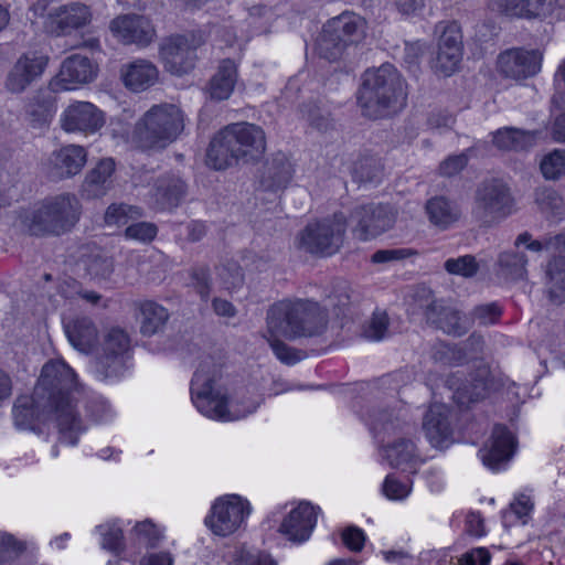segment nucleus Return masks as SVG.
<instances>
[{
  "label": "nucleus",
  "instance_id": "obj_15",
  "mask_svg": "<svg viewBox=\"0 0 565 565\" xmlns=\"http://www.w3.org/2000/svg\"><path fill=\"white\" fill-rule=\"evenodd\" d=\"M202 35H175L163 41L160 46V60L167 72L183 75L193 70L196 47L203 43Z\"/></svg>",
  "mask_w": 565,
  "mask_h": 565
},
{
  "label": "nucleus",
  "instance_id": "obj_4",
  "mask_svg": "<svg viewBox=\"0 0 565 565\" xmlns=\"http://www.w3.org/2000/svg\"><path fill=\"white\" fill-rule=\"evenodd\" d=\"M81 204L74 194L49 196L20 211L15 227L32 235H60L71 230L79 218Z\"/></svg>",
  "mask_w": 565,
  "mask_h": 565
},
{
  "label": "nucleus",
  "instance_id": "obj_52",
  "mask_svg": "<svg viewBox=\"0 0 565 565\" xmlns=\"http://www.w3.org/2000/svg\"><path fill=\"white\" fill-rule=\"evenodd\" d=\"M412 486L408 481H401L393 476H387L382 486L383 494L392 501H401L409 495Z\"/></svg>",
  "mask_w": 565,
  "mask_h": 565
},
{
  "label": "nucleus",
  "instance_id": "obj_24",
  "mask_svg": "<svg viewBox=\"0 0 565 565\" xmlns=\"http://www.w3.org/2000/svg\"><path fill=\"white\" fill-rule=\"evenodd\" d=\"M111 34L124 44L147 46L154 38V29L146 17L122 14L110 21Z\"/></svg>",
  "mask_w": 565,
  "mask_h": 565
},
{
  "label": "nucleus",
  "instance_id": "obj_49",
  "mask_svg": "<svg viewBox=\"0 0 565 565\" xmlns=\"http://www.w3.org/2000/svg\"><path fill=\"white\" fill-rule=\"evenodd\" d=\"M479 266L476 258L471 255H465L457 258H449L445 263V269L451 275H458L462 277L473 276Z\"/></svg>",
  "mask_w": 565,
  "mask_h": 565
},
{
  "label": "nucleus",
  "instance_id": "obj_36",
  "mask_svg": "<svg viewBox=\"0 0 565 565\" xmlns=\"http://www.w3.org/2000/svg\"><path fill=\"white\" fill-rule=\"evenodd\" d=\"M537 141V134L515 128H501L493 134L492 142L500 150H525Z\"/></svg>",
  "mask_w": 565,
  "mask_h": 565
},
{
  "label": "nucleus",
  "instance_id": "obj_44",
  "mask_svg": "<svg viewBox=\"0 0 565 565\" xmlns=\"http://www.w3.org/2000/svg\"><path fill=\"white\" fill-rule=\"evenodd\" d=\"M141 210L137 206L127 204H111L105 213V223L107 226L120 227L128 225L129 222L140 218Z\"/></svg>",
  "mask_w": 565,
  "mask_h": 565
},
{
  "label": "nucleus",
  "instance_id": "obj_32",
  "mask_svg": "<svg viewBox=\"0 0 565 565\" xmlns=\"http://www.w3.org/2000/svg\"><path fill=\"white\" fill-rule=\"evenodd\" d=\"M294 175V167L289 158L281 152L274 154L265 164L262 184L266 189L276 190L286 186Z\"/></svg>",
  "mask_w": 565,
  "mask_h": 565
},
{
  "label": "nucleus",
  "instance_id": "obj_34",
  "mask_svg": "<svg viewBox=\"0 0 565 565\" xmlns=\"http://www.w3.org/2000/svg\"><path fill=\"white\" fill-rule=\"evenodd\" d=\"M238 161L233 142L224 128L212 139L206 152V164L215 170H224Z\"/></svg>",
  "mask_w": 565,
  "mask_h": 565
},
{
  "label": "nucleus",
  "instance_id": "obj_19",
  "mask_svg": "<svg viewBox=\"0 0 565 565\" xmlns=\"http://www.w3.org/2000/svg\"><path fill=\"white\" fill-rule=\"evenodd\" d=\"M319 513V507L301 501L285 514L278 533L294 544H301L310 539Z\"/></svg>",
  "mask_w": 565,
  "mask_h": 565
},
{
  "label": "nucleus",
  "instance_id": "obj_31",
  "mask_svg": "<svg viewBox=\"0 0 565 565\" xmlns=\"http://www.w3.org/2000/svg\"><path fill=\"white\" fill-rule=\"evenodd\" d=\"M236 82L237 65L232 60H223L206 86V94L214 100L228 99L234 92Z\"/></svg>",
  "mask_w": 565,
  "mask_h": 565
},
{
  "label": "nucleus",
  "instance_id": "obj_7",
  "mask_svg": "<svg viewBox=\"0 0 565 565\" xmlns=\"http://www.w3.org/2000/svg\"><path fill=\"white\" fill-rule=\"evenodd\" d=\"M371 430L379 443L383 445L382 456L392 467L413 470L423 461L413 440L397 438L390 441L391 436L397 435L404 428L398 416L387 411L372 415Z\"/></svg>",
  "mask_w": 565,
  "mask_h": 565
},
{
  "label": "nucleus",
  "instance_id": "obj_51",
  "mask_svg": "<svg viewBox=\"0 0 565 565\" xmlns=\"http://www.w3.org/2000/svg\"><path fill=\"white\" fill-rule=\"evenodd\" d=\"M488 382L478 380L471 385V391L468 387H459L454 393L455 401L462 406L477 402L487 396Z\"/></svg>",
  "mask_w": 565,
  "mask_h": 565
},
{
  "label": "nucleus",
  "instance_id": "obj_47",
  "mask_svg": "<svg viewBox=\"0 0 565 565\" xmlns=\"http://www.w3.org/2000/svg\"><path fill=\"white\" fill-rule=\"evenodd\" d=\"M83 263L85 270L92 278H107L113 271L111 260L99 250L87 257Z\"/></svg>",
  "mask_w": 565,
  "mask_h": 565
},
{
  "label": "nucleus",
  "instance_id": "obj_64",
  "mask_svg": "<svg viewBox=\"0 0 565 565\" xmlns=\"http://www.w3.org/2000/svg\"><path fill=\"white\" fill-rule=\"evenodd\" d=\"M139 565H173V557L169 552H153L143 556Z\"/></svg>",
  "mask_w": 565,
  "mask_h": 565
},
{
  "label": "nucleus",
  "instance_id": "obj_14",
  "mask_svg": "<svg viewBox=\"0 0 565 565\" xmlns=\"http://www.w3.org/2000/svg\"><path fill=\"white\" fill-rule=\"evenodd\" d=\"M98 74V65L82 54L67 56L58 72L50 79L49 88L53 93L76 90L94 82Z\"/></svg>",
  "mask_w": 565,
  "mask_h": 565
},
{
  "label": "nucleus",
  "instance_id": "obj_53",
  "mask_svg": "<svg viewBox=\"0 0 565 565\" xmlns=\"http://www.w3.org/2000/svg\"><path fill=\"white\" fill-rule=\"evenodd\" d=\"M157 235V227L152 223L138 222L132 223L126 227L125 236L140 243L152 241Z\"/></svg>",
  "mask_w": 565,
  "mask_h": 565
},
{
  "label": "nucleus",
  "instance_id": "obj_48",
  "mask_svg": "<svg viewBox=\"0 0 565 565\" xmlns=\"http://www.w3.org/2000/svg\"><path fill=\"white\" fill-rule=\"evenodd\" d=\"M534 508L533 499L530 494L520 493L510 504V510L503 514L504 523L511 515H515L522 524L527 522V518L532 513Z\"/></svg>",
  "mask_w": 565,
  "mask_h": 565
},
{
  "label": "nucleus",
  "instance_id": "obj_39",
  "mask_svg": "<svg viewBox=\"0 0 565 565\" xmlns=\"http://www.w3.org/2000/svg\"><path fill=\"white\" fill-rule=\"evenodd\" d=\"M184 194V183L178 178H168L159 182L153 194L154 203L161 209L177 206Z\"/></svg>",
  "mask_w": 565,
  "mask_h": 565
},
{
  "label": "nucleus",
  "instance_id": "obj_30",
  "mask_svg": "<svg viewBox=\"0 0 565 565\" xmlns=\"http://www.w3.org/2000/svg\"><path fill=\"white\" fill-rule=\"evenodd\" d=\"M65 333L73 348L83 353H95L98 344V331L87 317L63 320Z\"/></svg>",
  "mask_w": 565,
  "mask_h": 565
},
{
  "label": "nucleus",
  "instance_id": "obj_42",
  "mask_svg": "<svg viewBox=\"0 0 565 565\" xmlns=\"http://www.w3.org/2000/svg\"><path fill=\"white\" fill-rule=\"evenodd\" d=\"M535 202L540 210L553 216L565 214V201L563 196L552 188H540L535 191Z\"/></svg>",
  "mask_w": 565,
  "mask_h": 565
},
{
  "label": "nucleus",
  "instance_id": "obj_63",
  "mask_svg": "<svg viewBox=\"0 0 565 565\" xmlns=\"http://www.w3.org/2000/svg\"><path fill=\"white\" fill-rule=\"evenodd\" d=\"M468 163V158L465 153L450 156L440 164V172L444 175L451 177L461 171Z\"/></svg>",
  "mask_w": 565,
  "mask_h": 565
},
{
  "label": "nucleus",
  "instance_id": "obj_16",
  "mask_svg": "<svg viewBox=\"0 0 565 565\" xmlns=\"http://www.w3.org/2000/svg\"><path fill=\"white\" fill-rule=\"evenodd\" d=\"M129 347L130 339L125 330L118 327L106 329L102 341L98 340L97 350H95L96 365L100 375L117 376Z\"/></svg>",
  "mask_w": 565,
  "mask_h": 565
},
{
  "label": "nucleus",
  "instance_id": "obj_60",
  "mask_svg": "<svg viewBox=\"0 0 565 565\" xmlns=\"http://www.w3.org/2000/svg\"><path fill=\"white\" fill-rule=\"evenodd\" d=\"M501 315L500 308L495 303H488L479 306L475 309V319L481 324L495 323Z\"/></svg>",
  "mask_w": 565,
  "mask_h": 565
},
{
  "label": "nucleus",
  "instance_id": "obj_22",
  "mask_svg": "<svg viewBox=\"0 0 565 565\" xmlns=\"http://www.w3.org/2000/svg\"><path fill=\"white\" fill-rule=\"evenodd\" d=\"M237 159L249 162L260 158L266 150L263 129L254 124L237 122L226 127Z\"/></svg>",
  "mask_w": 565,
  "mask_h": 565
},
{
  "label": "nucleus",
  "instance_id": "obj_27",
  "mask_svg": "<svg viewBox=\"0 0 565 565\" xmlns=\"http://www.w3.org/2000/svg\"><path fill=\"white\" fill-rule=\"evenodd\" d=\"M541 61L539 51L510 50L500 54L498 70L505 77L526 78L540 72Z\"/></svg>",
  "mask_w": 565,
  "mask_h": 565
},
{
  "label": "nucleus",
  "instance_id": "obj_29",
  "mask_svg": "<svg viewBox=\"0 0 565 565\" xmlns=\"http://www.w3.org/2000/svg\"><path fill=\"white\" fill-rule=\"evenodd\" d=\"M449 409L444 404H433L423 420V430L434 448H446L451 443L452 430L449 423Z\"/></svg>",
  "mask_w": 565,
  "mask_h": 565
},
{
  "label": "nucleus",
  "instance_id": "obj_17",
  "mask_svg": "<svg viewBox=\"0 0 565 565\" xmlns=\"http://www.w3.org/2000/svg\"><path fill=\"white\" fill-rule=\"evenodd\" d=\"M49 61V55L38 50L21 54L6 76V89L13 94L23 93L30 85L42 77Z\"/></svg>",
  "mask_w": 565,
  "mask_h": 565
},
{
  "label": "nucleus",
  "instance_id": "obj_61",
  "mask_svg": "<svg viewBox=\"0 0 565 565\" xmlns=\"http://www.w3.org/2000/svg\"><path fill=\"white\" fill-rule=\"evenodd\" d=\"M494 6L501 12L514 18H524L525 0H494Z\"/></svg>",
  "mask_w": 565,
  "mask_h": 565
},
{
  "label": "nucleus",
  "instance_id": "obj_35",
  "mask_svg": "<svg viewBox=\"0 0 565 565\" xmlns=\"http://www.w3.org/2000/svg\"><path fill=\"white\" fill-rule=\"evenodd\" d=\"M115 171V161L105 158L87 173L84 182V191L88 196L97 198L106 194L111 183V175Z\"/></svg>",
  "mask_w": 565,
  "mask_h": 565
},
{
  "label": "nucleus",
  "instance_id": "obj_59",
  "mask_svg": "<svg viewBox=\"0 0 565 565\" xmlns=\"http://www.w3.org/2000/svg\"><path fill=\"white\" fill-rule=\"evenodd\" d=\"M415 252L407 248H393V249H381L375 252L372 255V263L374 264H386V263H393L401 259H405L412 255H414Z\"/></svg>",
  "mask_w": 565,
  "mask_h": 565
},
{
  "label": "nucleus",
  "instance_id": "obj_45",
  "mask_svg": "<svg viewBox=\"0 0 565 565\" xmlns=\"http://www.w3.org/2000/svg\"><path fill=\"white\" fill-rule=\"evenodd\" d=\"M96 532L100 535V545L103 548L118 552L122 546V529L117 521H109L96 526Z\"/></svg>",
  "mask_w": 565,
  "mask_h": 565
},
{
  "label": "nucleus",
  "instance_id": "obj_1",
  "mask_svg": "<svg viewBox=\"0 0 565 565\" xmlns=\"http://www.w3.org/2000/svg\"><path fill=\"white\" fill-rule=\"evenodd\" d=\"M326 319V312L317 302L285 299L268 309L263 337L279 361L292 365L301 358L284 341L318 334L324 327Z\"/></svg>",
  "mask_w": 565,
  "mask_h": 565
},
{
  "label": "nucleus",
  "instance_id": "obj_10",
  "mask_svg": "<svg viewBox=\"0 0 565 565\" xmlns=\"http://www.w3.org/2000/svg\"><path fill=\"white\" fill-rule=\"evenodd\" d=\"M364 34V19L355 13L345 12L332 18L324 25L319 40V52L328 60H335L345 44L359 42Z\"/></svg>",
  "mask_w": 565,
  "mask_h": 565
},
{
  "label": "nucleus",
  "instance_id": "obj_57",
  "mask_svg": "<svg viewBox=\"0 0 565 565\" xmlns=\"http://www.w3.org/2000/svg\"><path fill=\"white\" fill-rule=\"evenodd\" d=\"M136 537L146 544L153 545L162 535L161 531L151 521L138 522L134 527Z\"/></svg>",
  "mask_w": 565,
  "mask_h": 565
},
{
  "label": "nucleus",
  "instance_id": "obj_33",
  "mask_svg": "<svg viewBox=\"0 0 565 565\" xmlns=\"http://www.w3.org/2000/svg\"><path fill=\"white\" fill-rule=\"evenodd\" d=\"M542 284L554 302L565 300V257L551 258L543 269Z\"/></svg>",
  "mask_w": 565,
  "mask_h": 565
},
{
  "label": "nucleus",
  "instance_id": "obj_2",
  "mask_svg": "<svg viewBox=\"0 0 565 565\" xmlns=\"http://www.w3.org/2000/svg\"><path fill=\"white\" fill-rule=\"evenodd\" d=\"M220 379V369L211 361L202 362L193 375L192 401L202 415L214 420L232 422L256 412L262 398L254 390L242 388L227 398L218 384Z\"/></svg>",
  "mask_w": 565,
  "mask_h": 565
},
{
  "label": "nucleus",
  "instance_id": "obj_55",
  "mask_svg": "<svg viewBox=\"0 0 565 565\" xmlns=\"http://www.w3.org/2000/svg\"><path fill=\"white\" fill-rule=\"evenodd\" d=\"M554 238H555V236L551 237V238H548V239H546L544 242H541L539 239H534L530 233L524 232V233H521L515 238L514 246L516 248H520L521 246H524L527 250L534 252V253H540L543 249L565 252L563 248H556L555 246L550 244V242L553 241Z\"/></svg>",
  "mask_w": 565,
  "mask_h": 565
},
{
  "label": "nucleus",
  "instance_id": "obj_26",
  "mask_svg": "<svg viewBox=\"0 0 565 565\" xmlns=\"http://www.w3.org/2000/svg\"><path fill=\"white\" fill-rule=\"evenodd\" d=\"M515 448L513 434L504 426H495L491 437L479 450L481 461L491 470H500L512 457Z\"/></svg>",
  "mask_w": 565,
  "mask_h": 565
},
{
  "label": "nucleus",
  "instance_id": "obj_40",
  "mask_svg": "<svg viewBox=\"0 0 565 565\" xmlns=\"http://www.w3.org/2000/svg\"><path fill=\"white\" fill-rule=\"evenodd\" d=\"M430 222L441 228L448 227L458 218L457 209L444 198H434L426 204Z\"/></svg>",
  "mask_w": 565,
  "mask_h": 565
},
{
  "label": "nucleus",
  "instance_id": "obj_18",
  "mask_svg": "<svg viewBox=\"0 0 565 565\" xmlns=\"http://www.w3.org/2000/svg\"><path fill=\"white\" fill-rule=\"evenodd\" d=\"M422 311L428 322L436 324L448 334L459 335L465 332L466 324L459 312L446 308L435 301L427 288H420L414 298L413 313Z\"/></svg>",
  "mask_w": 565,
  "mask_h": 565
},
{
  "label": "nucleus",
  "instance_id": "obj_46",
  "mask_svg": "<svg viewBox=\"0 0 565 565\" xmlns=\"http://www.w3.org/2000/svg\"><path fill=\"white\" fill-rule=\"evenodd\" d=\"M545 179L555 180L565 173V151L556 149L543 157L540 163Z\"/></svg>",
  "mask_w": 565,
  "mask_h": 565
},
{
  "label": "nucleus",
  "instance_id": "obj_9",
  "mask_svg": "<svg viewBox=\"0 0 565 565\" xmlns=\"http://www.w3.org/2000/svg\"><path fill=\"white\" fill-rule=\"evenodd\" d=\"M250 512L247 500L237 494H225L214 500L204 524L214 535L227 537L245 527Z\"/></svg>",
  "mask_w": 565,
  "mask_h": 565
},
{
  "label": "nucleus",
  "instance_id": "obj_23",
  "mask_svg": "<svg viewBox=\"0 0 565 565\" xmlns=\"http://www.w3.org/2000/svg\"><path fill=\"white\" fill-rule=\"evenodd\" d=\"M441 28L434 68L444 76H450L458 71L462 60V35L456 23H446Z\"/></svg>",
  "mask_w": 565,
  "mask_h": 565
},
{
  "label": "nucleus",
  "instance_id": "obj_5",
  "mask_svg": "<svg viewBox=\"0 0 565 565\" xmlns=\"http://www.w3.org/2000/svg\"><path fill=\"white\" fill-rule=\"evenodd\" d=\"M185 125L186 115L178 104H153L136 121L131 139L142 150H163L182 136Z\"/></svg>",
  "mask_w": 565,
  "mask_h": 565
},
{
  "label": "nucleus",
  "instance_id": "obj_54",
  "mask_svg": "<svg viewBox=\"0 0 565 565\" xmlns=\"http://www.w3.org/2000/svg\"><path fill=\"white\" fill-rule=\"evenodd\" d=\"M388 318L383 311H376L372 316L369 324L364 330V335L369 340L379 341L382 340L387 330Z\"/></svg>",
  "mask_w": 565,
  "mask_h": 565
},
{
  "label": "nucleus",
  "instance_id": "obj_6",
  "mask_svg": "<svg viewBox=\"0 0 565 565\" xmlns=\"http://www.w3.org/2000/svg\"><path fill=\"white\" fill-rule=\"evenodd\" d=\"M358 100L366 116L377 118L397 113L405 106V83L392 64L367 70Z\"/></svg>",
  "mask_w": 565,
  "mask_h": 565
},
{
  "label": "nucleus",
  "instance_id": "obj_41",
  "mask_svg": "<svg viewBox=\"0 0 565 565\" xmlns=\"http://www.w3.org/2000/svg\"><path fill=\"white\" fill-rule=\"evenodd\" d=\"M527 259L515 252L502 253L499 257V274L508 280H519L526 276Z\"/></svg>",
  "mask_w": 565,
  "mask_h": 565
},
{
  "label": "nucleus",
  "instance_id": "obj_37",
  "mask_svg": "<svg viewBox=\"0 0 565 565\" xmlns=\"http://www.w3.org/2000/svg\"><path fill=\"white\" fill-rule=\"evenodd\" d=\"M38 552L34 544L9 540L0 544V565H34Z\"/></svg>",
  "mask_w": 565,
  "mask_h": 565
},
{
  "label": "nucleus",
  "instance_id": "obj_12",
  "mask_svg": "<svg viewBox=\"0 0 565 565\" xmlns=\"http://www.w3.org/2000/svg\"><path fill=\"white\" fill-rule=\"evenodd\" d=\"M106 124V114L88 100H72L58 116L60 128L66 134L93 136Z\"/></svg>",
  "mask_w": 565,
  "mask_h": 565
},
{
  "label": "nucleus",
  "instance_id": "obj_8",
  "mask_svg": "<svg viewBox=\"0 0 565 565\" xmlns=\"http://www.w3.org/2000/svg\"><path fill=\"white\" fill-rule=\"evenodd\" d=\"M347 221L342 213L308 224L297 237V247L319 256H331L343 245Z\"/></svg>",
  "mask_w": 565,
  "mask_h": 565
},
{
  "label": "nucleus",
  "instance_id": "obj_58",
  "mask_svg": "<svg viewBox=\"0 0 565 565\" xmlns=\"http://www.w3.org/2000/svg\"><path fill=\"white\" fill-rule=\"evenodd\" d=\"M366 535L358 526H348L342 532L343 544L352 552H360L365 544Z\"/></svg>",
  "mask_w": 565,
  "mask_h": 565
},
{
  "label": "nucleus",
  "instance_id": "obj_62",
  "mask_svg": "<svg viewBox=\"0 0 565 565\" xmlns=\"http://www.w3.org/2000/svg\"><path fill=\"white\" fill-rule=\"evenodd\" d=\"M491 555L484 547H477L465 553L459 559L458 565H489Z\"/></svg>",
  "mask_w": 565,
  "mask_h": 565
},
{
  "label": "nucleus",
  "instance_id": "obj_56",
  "mask_svg": "<svg viewBox=\"0 0 565 565\" xmlns=\"http://www.w3.org/2000/svg\"><path fill=\"white\" fill-rule=\"evenodd\" d=\"M218 276L221 278L223 287L228 291H234L243 285L244 275L242 269L235 265L231 264L226 267H223Z\"/></svg>",
  "mask_w": 565,
  "mask_h": 565
},
{
  "label": "nucleus",
  "instance_id": "obj_28",
  "mask_svg": "<svg viewBox=\"0 0 565 565\" xmlns=\"http://www.w3.org/2000/svg\"><path fill=\"white\" fill-rule=\"evenodd\" d=\"M120 79L128 90L142 93L158 83L159 70L149 60L136 58L120 67Z\"/></svg>",
  "mask_w": 565,
  "mask_h": 565
},
{
  "label": "nucleus",
  "instance_id": "obj_43",
  "mask_svg": "<svg viewBox=\"0 0 565 565\" xmlns=\"http://www.w3.org/2000/svg\"><path fill=\"white\" fill-rule=\"evenodd\" d=\"M524 19L546 18L551 15L563 17L565 0H525Z\"/></svg>",
  "mask_w": 565,
  "mask_h": 565
},
{
  "label": "nucleus",
  "instance_id": "obj_3",
  "mask_svg": "<svg viewBox=\"0 0 565 565\" xmlns=\"http://www.w3.org/2000/svg\"><path fill=\"white\" fill-rule=\"evenodd\" d=\"M76 385V375L72 367L63 360L56 359L44 364L34 387L38 398H44L54 405L53 418L56 422L60 440L67 445H75L79 435L85 431L70 398V393Z\"/></svg>",
  "mask_w": 565,
  "mask_h": 565
},
{
  "label": "nucleus",
  "instance_id": "obj_21",
  "mask_svg": "<svg viewBox=\"0 0 565 565\" xmlns=\"http://www.w3.org/2000/svg\"><path fill=\"white\" fill-rule=\"evenodd\" d=\"M92 19L93 12L88 6L70 2L52 9L46 17L45 26L51 33L66 35L87 26Z\"/></svg>",
  "mask_w": 565,
  "mask_h": 565
},
{
  "label": "nucleus",
  "instance_id": "obj_11",
  "mask_svg": "<svg viewBox=\"0 0 565 565\" xmlns=\"http://www.w3.org/2000/svg\"><path fill=\"white\" fill-rule=\"evenodd\" d=\"M515 212V202L505 183L492 180L477 191L473 216L482 224L490 225Z\"/></svg>",
  "mask_w": 565,
  "mask_h": 565
},
{
  "label": "nucleus",
  "instance_id": "obj_13",
  "mask_svg": "<svg viewBox=\"0 0 565 565\" xmlns=\"http://www.w3.org/2000/svg\"><path fill=\"white\" fill-rule=\"evenodd\" d=\"M395 211L386 205L367 204L355 207L350 216L353 236L361 242L372 241L393 227Z\"/></svg>",
  "mask_w": 565,
  "mask_h": 565
},
{
  "label": "nucleus",
  "instance_id": "obj_25",
  "mask_svg": "<svg viewBox=\"0 0 565 565\" xmlns=\"http://www.w3.org/2000/svg\"><path fill=\"white\" fill-rule=\"evenodd\" d=\"M87 162V151L81 145H65L54 150L44 163L45 172L55 179L78 174Z\"/></svg>",
  "mask_w": 565,
  "mask_h": 565
},
{
  "label": "nucleus",
  "instance_id": "obj_38",
  "mask_svg": "<svg viewBox=\"0 0 565 565\" xmlns=\"http://www.w3.org/2000/svg\"><path fill=\"white\" fill-rule=\"evenodd\" d=\"M140 331L143 335H153L161 331L169 319L168 310L154 302L143 301L140 303Z\"/></svg>",
  "mask_w": 565,
  "mask_h": 565
},
{
  "label": "nucleus",
  "instance_id": "obj_20",
  "mask_svg": "<svg viewBox=\"0 0 565 565\" xmlns=\"http://www.w3.org/2000/svg\"><path fill=\"white\" fill-rule=\"evenodd\" d=\"M54 405L44 398H38L35 392L32 396H21L13 406L14 425L20 430H40L44 425H54Z\"/></svg>",
  "mask_w": 565,
  "mask_h": 565
},
{
  "label": "nucleus",
  "instance_id": "obj_50",
  "mask_svg": "<svg viewBox=\"0 0 565 565\" xmlns=\"http://www.w3.org/2000/svg\"><path fill=\"white\" fill-rule=\"evenodd\" d=\"M235 565H277L270 555L255 548L241 547L233 557Z\"/></svg>",
  "mask_w": 565,
  "mask_h": 565
}]
</instances>
